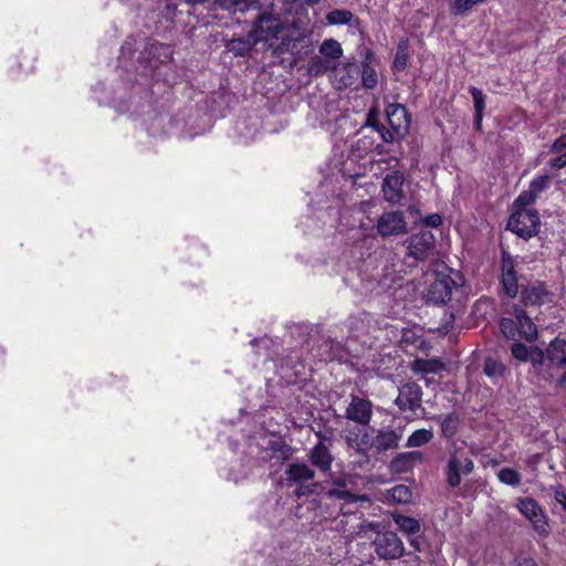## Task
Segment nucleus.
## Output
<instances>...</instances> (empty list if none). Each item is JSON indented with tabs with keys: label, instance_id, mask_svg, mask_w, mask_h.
Masks as SVG:
<instances>
[{
	"label": "nucleus",
	"instance_id": "f257e3e1",
	"mask_svg": "<svg viewBox=\"0 0 566 566\" xmlns=\"http://www.w3.org/2000/svg\"><path fill=\"white\" fill-rule=\"evenodd\" d=\"M447 270L449 273L437 272L434 280L429 283L424 293L426 303L444 305L451 300L452 291L460 286L461 273L451 269Z\"/></svg>",
	"mask_w": 566,
	"mask_h": 566
},
{
	"label": "nucleus",
	"instance_id": "f03ea898",
	"mask_svg": "<svg viewBox=\"0 0 566 566\" xmlns=\"http://www.w3.org/2000/svg\"><path fill=\"white\" fill-rule=\"evenodd\" d=\"M541 220L536 209H516L509 218L507 230L528 240L539 231Z\"/></svg>",
	"mask_w": 566,
	"mask_h": 566
},
{
	"label": "nucleus",
	"instance_id": "7ed1b4c3",
	"mask_svg": "<svg viewBox=\"0 0 566 566\" xmlns=\"http://www.w3.org/2000/svg\"><path fill=\"white\" fill-rule=\"evenodd\" d=\"M282 32L283 21L280 14L265 11L254 20L250 36L254 39V43L268 42L277 39Z\"/></svg>",
	"mask_w": 566,
	"mask_h": 566
},
{
	"label": "nucleus",
	"instance_id": "20e7f679",
	"mask_svg": "<svg viewBox=\"0 0 566 566\" xmlns=\"http://www.w3.org/2000/svg\"><path fill=\"white\" fill-rule=\"evenodd\" d=\"M474 470V462L469 457H462L459 449L450 452L447 464L443 470L446 483L450 489H455L461 484V474H471Z\"/></svg>",
	"mask_w": 566,
	"mask_h": 566
},
{
	"label": "nucleus",
	"instance_id": "39448f33",
	"mask_svg": "<svg viewBox=\"0 0 566 566\" xmlns=\"http://www.w3.org/2000/svg\"><path fill=\"white\" fill-rule=\"evenodd\" d=\"M407 248V258H412L415 261H426L434 252L436 237L430 230H420L413 233L405 241Z\"/></svg>",
	"mask_w": 566,
	"mask_h": 566
},
{
	"label": "nucleus",
	"instance_id": "423d86ee",
	"mask_svg": "<svg viewBox=\"0 0 566 566\" xmlns=\"http://www.w3.org/2000/svg\"><path fill=\"white\" fill-rule=\"evenodd\" d=\"M517 509L533 525V528L541 537L549 535L548 518L544 510L533 497L520 499Z\"/></svg>",
	"mask_w": 566,
	"mask_h": 566
},
{
	"label": "nucleus",
	"instance_id": "0eeeda50",
	"mask_svg": "<svg viewBox=\"0 0 566 566\" xmlns=\"http://www.w3.org/2000/svg\"><path fill=\"white\" fill-rule=\"evenodd\" d=\"M517 263L511 253L506 250L501 251V275L500 283L503 293L510 297H516L518 293Z\"/></svg>",
	"mask_w": 566,
	"mask_h": 566
},
{
	"label": "nucleus",
	"instance_id": "6e6552de",
	"mask_svg": "<svg viewBox=\"0 0 566 566\" xmlns=\"http://www.w3.org/2000/svg\"><path fill=\"white\" fill-rule=\"evenodd\" d=\"M375 228L382 238L398 237L406 233L407 221L400 210L386 211L378 218Z\"/></svg>",
	"mask_w": 566,
	"mask_h": 566
},
{
	"label": "nucleus",
	"instance_id": "1a4fd4ad",
	"mask_svg": "<svg viewBox=\"0 0 566 566\" xmlns=\"http://www.w3.org/2000/svg\"><path fill=\"white\" fill-rule=\"evenodd\" d=\"M375 552L382 559H397L403 555L402 541L394 532L377 534L374 541Z\"/></svg>",
	"mask_w": 566,
	"mask_h": 566
},
{
	"label": "nucleus",
	"instance_id": "9d476101",
	"mask_svg": "<svg viewBox=\"0 0 566 566\" xmlns=\"http://www.w3.org/2000/svg\"><path fill=\"white\" fill-rule=\"evenodd\" d=\"M373 402L356 395H352L346 408V418L360 426H368L373 418Z\"/></svg>",
	"mask_w": 566,
	"mask_h": 566
},
{
	"label": "nucleus",
	"instance_id": "9b49d317",
	"mask_svg": "<svg viewBox=\"0 0 566 566\" xmlns=\"http://www.w3.org/2000/svg\"><path fill=\"white\" fill-rule=\"evenodd\" d=\"M387 120L392 130L398 134L399 138H403L410 127V115L406 106L399 103L389 104L386 107Z\"/></svg>",
	"mask_w": 566,
	"mask_h": 566
},
{
	"label": "nucleus",
	"instance_id": "f8f14e48",
	"mask_svg": "<svg viewBox=\"0 0 566 566\" xmlns=\"http://www.w3.org/2000/svg\"><path fill=\"white\" fill-rule=\"evenodd\" d=\"M553 293L548 290L545 282L536 281L524 286L521 291V301L525 306L537 305L541 306L545 303L553 301Z\"/></svg>",
	"mask_w": 566,
	"mask_h": 566
},
{
	"label": "nucleus",
	"instance_id": "ddd939ff",
	"mask_svg": "<svg viewBox=\"0 0 566 566\" xmlns=\"http://www.w3.org/2000/svg\"><path fill=\"white\" fill-rule=\"evenodd\" d=\"M541 360H546L554 368H566V338L556 336L544 350H538Z\"/></svg>",
	"mask_w": 566,
	"mask_h": 566
},
{
	"label": "nucleus",
	"instance_id": "4468645a",
	"mask_svg": "<svg viewBox=\"0 0 566 566\" xmlns=\"http://www.w3.org/2000/svg\"><path fill=\"white\" fill-rule=\"evenodd\" d=\"M422 401V388L413 381L405 384L400 389L395 403L400 411H416Z\"/></svg>",
	"mask_w": 566,
	"mask_h": 566
},
{
	"label": "nucleus",
	"instance_id": "2eb2a0df",
	"mask_svg": "<svg viewBox=\"0 0 566 566\" xmlns=\"http://www.w3.org/2000/svg\"><path fill=\"white\" fill-rule=\"evenodd\" d=\"M405 180L403 174L399 170L387 174L381 187L384 199L392 205L399 203L405 197Z\"/></svg>",
	"mask_w": 566,
	"mask_h": 566
},
{
	"label": "nucleus",
	"instance_id": "dca6fc26",
	"mask_svg": "<svg viewBox=\"0 0 566 566\" xmlns=\"http://www.w3.org/2000/svg\"><path fill=\"white\" fill-rule=\"evenodd\" d=\"M311 46L307 36L298 30H294L291 34H284L282 36V51L291 53L296 59H302L304 55H307L311 52Z\"/></svg>",
	"mask_w": 566,
	"mask_h": 566
},
{
	"label": "nucleus",
	"instance_id": "f3484780",
	"mask_svg": "<svg viewBox=\"0 0 566 566\" xmlns=\"http://www.w3.org/2000/svg\"><path fill=\"white\" fill-rule=\"evenodd\" d=\"M316 436L319 438V441L310 450L308 460L311 464L317 468L322 472H329L332 470V464L334 461V455L332 454L329 448L324 443L325 437L322 432H317Z\"/></svg>",
	"mask_w": 566,
	"mask_h": 566
},
{
	"label": "nucleus",
	"instance_id": "a211bd4d",
	"mask_svg": "<svg viewBox=\"0 0 566 566\" xmlns=\"http://www.w3.org/2000/svg\"><path fill=\"white\" fill-rule=\"evenodd\" d=\"M424 461V455L421 451H407L395 455L389 462V470L396 474L408 473L413 468Z\"/></svg>",
	"mask_w": 566,
	"mask_h": 566
},
{
	"label": "nucleus",
	"instance_id": "6ab92c4d",
	"mask_svg": "<svg viewBox=\"0 0 566 566\" xmlns=\"http://www.w3.org/2000/svg\"><path fill=\"white\" fill-rule=\"evenodd\" d=\"M400 440L401 433L397 432L395 429H379L373 438L370 447L374 448L377 453H384L398 449Z\"/></svg>",
	"mask_w": 566,
	"mask_h": 566
},
{
	"label": "nucleus",
	"instance_id": "aec40b11",
	"mask_svg": "<svg viewBox=\"0 0 566 566\" xmlns=\"http://www.w3.org/2000/svg\"><path fill=\"white\" fill-rule=\"evenodd\" d=\"M374 60V53L371 50L366 49L364 53L363 61L360 63V73L359 76L361 78V85L367 90H373L378 84V75L375 67L371 65Z\"/></svg>",
	"mask_w": 566,
	"mask_h": 566
},
{
	"label": "nucleus",
	"instance_id": "412c9836",
	"mask_svg": "<svg viewBox=\"0 0 566 566\" xmlns=\"http://www.w3.org/2000/svg\"><path fill=\"white\" fill-rule=\"evenodd\" d=\"M286 480L291 483L303 484L315 478V471L304 462L291 463L285 470Z\"/></svg>",
	"mask_w": 566,
	"mask_h": 566
},
{
	"label": "nucleus",
	"instance_id": "4be33fe9",
	"mask_svg": "<svg viewBox=\"0 0 566 566\" xmlns=\"http://www.w3.org/2000/svg\"><path fill=\"white\" fill-rule=\"evenodd\" d=\"M440 423L441 436L447 440H452L458 434L460 429V416L453 411L446 416L434 418Z\"/></svg>",
	"mask_w": 566,
	"mask_h": 566
},
{
	"label": "nucleus",
	"instance_id": "5701e85b",
	"mask_svg": "<svg viewBox=\"0 0 566 566\" xmlns=\"http://www.w3.org/2000/svg\"><path fill=\"white\" fill-rule=\"evenodd\" d=\"M509 371L506 365L493 357H485L483 363V373L494 385H499Z\"/></svg>",
	"mask_w": 566,
	"mask_h": 566
},
{
	"label": "nucleus",
	"instance_id": "b1692460",
	"mask_svg": "<svg viewBox=\"0 0 566 566\" xmlns=\"http://www.w3.org/2000/svg\"><path fill=\"white\" fill-rule=\"evenodd\" d=\"M515 319L520 337H524L528 342H532L537 337V326L524 310H515Z\"/></svg>",
	"mask_w": 566,
	"mask_h": 566
},
{
	"label": "nucleus",
	"instance_id": "393cba45",
	"mask_svg": "<svg viewBox=\"0 0 566 566\" xmlns=\"http://www.w3.org/2000/svg\"><path fill=\"white\" fill-rule=\"evenodd\" d=\"M254 44V39H252V36L249 34L245 38H233L229 40L226 43V49L234 56L245 57L250 54Z\"/></svg>",
	"mask_w": 566,
	"mask_h": 566
},
{
	"label": "nucleus",
	"instance_id": "a878e982",
	"mask_svg": "<svg viewBox=\"0 0 566 566\" xmlns=\"http://www.w3.org/2000/svg\"><path fill=\"white\" fill-rule=\"evenodd\" d=\"M444 369V364L439 358H416L412 361L411 370L415 374L428 375V374H437L440 370Z\"/></svg>",
	"mask_w": 566,
	"mask_h": 566
},
{
	"label": "nucleus",
	"instance_id": "bb28decb",
	"mask_svg": "<svg viewBox=\"0 0 566 566\" xmlns=\"http://www.w3.org/2000/svg\"><path fill=\"white\" fill-rule=\"evenodd\" d=\"M392 520L395 524L398 526L399 531L406 534L407 536L417 535L418 533L421 532V524L419 520L415 517L407 516L403 514H395L392 516Z\"/></svg>",
	"mask_w": 566,
	"mask_h": 566
},
{
	"label": "nucleus",
	"instance_id": "cd10ccee",
	"mask_svg": "<svg viewBox=\"0 0 566 566\" xmlns=\"http://www.w3.org/2000/svg\"><path fill=\"white\" fill-rule=\"evenodd\" d=\"M318 53L334 64L343 55V49L337 40L331 38L322 42Z\"/></svg>",
	"mask_w": 566,
	"mask_h": 566
},
{
	"label": "nucleus",
	"instance_id": "c85d7f7f",
	"mask_svg": "<svg viewBox=\"0 0 566 566\" xmlns=\"http://www.w3.org/2000/svg\"><path fill=\"white\" fill-rule=\"evenodd\" d=\"M335 65L321 54L312 56L307 63V73L311 76L317 77L334 69Z\"/></svg>",
	"mask_w": 566,
	"mask_h": 566
},
{
	"label": "nucleus",
	"instance_id": "c756f323",
	"mask_svg": "<svg viewBox=\"0 0 566 566\" xmlns=\"http://www.w3.org/2000/svg\"><path fill=\"white\" fill-rule=\"evenodd\" d=\"M409 62V52L407 41H400L397 45L395 59L392 62L391 70L394 73L403 72Z\"/></svg>",
	"mask_w": 566,
	"mask_h": 566
},
{
	"label": "nucleus",
	"instance_id": "7c9ffc66",
	"mask_svg": "<svg viewBox=\"0 0 566 566\" xmlns=\"http://www.w3.org/2000/svg\"><path fill=\"white\" fill-rule=\"evenodd\" d=\"M433 439L431 429H417L407 439L406 448H419L426 446Z\"/></svg>",
	"mask_w": 566,
	"mask_h": 566
},
{
	"label": "nucleus",
	"instance_id": "2f4dec72",
	"mask_svg": "<svg viewBox=\"0 0 566 566\" xmlns=\"http://www.w3.org/2000/svg\"><path fill=\"white\" fill-rule=\"evenodd\" d=\"M269 449L274 458L281 461H289L293 457V448L284 440H273L269 442Z\"/></svg>",
	"mask_w": 566,
	"mask_h": 566
},
{
	"label": "nucleus",
	"instance_id": "473e14b6",
	"mask_svg": "<svg viewBox=\"0 0 566 566\" xmlns=\"http://www.w3.org/2000/svg\"><path fill=\"white\" fill-rule=\"evenodd\" d=\"M353 13L349 10L346 9H334L329 11L325 19L328 24L332 25H344L348 24L353 19Z\"/></svg>",
	"mask_w": 566,
	"mask_h": 566
},
{
	"label": "nucleus",
	"instance_id": "72a5a7b5",
	"mask_svg": "<svg viewBox=\"0 0 566 566\" xmlns=\"http://www.w3.org/2000/svg\"><path fill=\"white\" fill-rule=\"evenodd\" d=\"M254 0H216V4L223 10L244 12L249 10Z\"/></svg>",
	"mask_w": 566,
	"mask_h": 566
},
{
	"label": "nucleus",
	"instance_id": "f704fd0d",
	"mask_svg": "<svg viewBox=\"0 0 566 566\" xmlns=\"http://www.w3.org/2000/svg\"><path fill=\"white\" fill-rule=\"evenodd\" d=\"M497 479L501 483L517 486L521 484V474L518 471L512 468H503L497 472Z\"/></svg>",
	"mask_w": 566,
	"mask_h": 566
},
{
	"label": "nucleus",
	"instance_id": "c9c22d12",
	"mask_svg": "<svg viewBox=\"0 0 566 566\" xmlns=\"http://www.w3.org/2000/svg\"><path fill=\"white\" fill-rule=\"evenodd\" d=\"M324 495L326 499H329V500L337 499V500L344 501L345 503H355L358 500V496L356 494H354L353 492H350L348 490H344V489H336V488L327 489L325 491Z\"/></svg>",
	"mask_w": 566,
	"mask_h": 566
},
{
	"label": "nucleus",
	"instance_id": "e433bc0d",
	"mask_svg": "<svg viewBox=\"0 0 566 566\" xmlns=\"http://www.w3.org/2000/svg\"><path fill=\"white\" fill-rule=\"evenodd\" d=\"M344 71L346 72V75H343L340 77V82L345 87L352 86L356 80L359 77L360 73V64H357L355 62L346 63L344 65Z\"/></svg>",
	"mask_w": 566,
	"mask_h": 566
},
{
	"label": "nucleus",
	"instance_id": "4c0bfd02",
	"mask_svg": "<svg viewBox=\"0 0 566 566\" xmlns=\"http://www.w3.org/2000/svg\"><path fill=\"white\" fill-rule=\"evenodd\" d=\"M500 329L509 339H516L520 336L516 319L503 317L500 321Z\"/></svg>",
	"mask_w": 566,
	"mask_h": 566
},
{
	"label": "nucleus",
	"instance_id": "58836bf2",
	"mask_svg": "<svg viewBox=\"0 0 566 566\" xmlns=\"http://www.w3.org/2000/svg\"><path fill=\"white\" fill-rule=\"evenodd\" d=\"M389 493L391 499L398 503H409L412 497V492L407 485L403 484L394 486Z\"/></svg>",
	"mask_w": 566,
	"mask_h": 566
},
{
	"label": "nucleus",
	"instance_id": "ea45409f",
	"mask_svg": "<svg viewBox=\"0 0 566 566\" xmlns=\"http://www.w3.org/2000/svg\"><path fill=\"white\" fill-rule=\"evenodd\" d=\"M551 186V176L548 175H541L534 178L530 185L528 189L536 196L545 190H547Z\"/></svg>",
	"mask_w": 566,
	"mask_h": 566
},
{
	"label": "nucleus",
	"instance_id": "a19ab883",
	"mask_svg": "<svg viewBox=\"0 0 566 566\" xmlns=\"http://www.w3.org/2000/svg\"><path fill=\"white\" fill-rule=\"evenodd\" d=\"M537 197L530 189H526L515 199L514 206L516 209H528L527 207L534 203Z\"/></svg>",
	"mask_w": 566,
	"mask_h": 566
},
{
	"label": "nucleus",
	"instance_id": "79ce46f5",
	"mask_svg": "<svg viewBox=\"0 0 566 566\" xmlns=\"http://www.w3.org/2000/svg\"><path fill=\"white\" fill-rule=\"evenodd\" d=\"M474 104V113H483L485 108V96L483 92L474 86L469 88Z\"/></svg>",
	"mask_w": 566,
	"mask_h": 566
},
{
	"label": "nucleus",
	"instance_id": "37998d69",
	"mask_svg": "<svg viewBox=\"0 0 566 566\" xmlns=\"http://www.w3.org/2000/svg\"><path fill=\"white\" fill-rule=\"evenodd\" d=\"M381 125L379 119V112L376 107H373L368 111L366 116L365 125L363 126L364 129H371V132L376 130Z\"/></svg>",
	"mask_w": 566,
	"mask_h": 566
},
{
	"label": "nucleus",
	"instance_id": "c03bdc74",
	"mask_svg": "<svg viewBox=\"0 0 566 566\" xmlns=\"http://www.w3.org/2000/svg\"><path fill=\"white\" fill-rule=\"evenodd\" d=\"M511 353L520 361H527L530 359V350L523 343H514L511 346Z\"/></svg>",
	"mask_w": 566,
	"mask_h": 566
},
{
	"label": "nucleus",
	"instance_id": "a18cd8bd",
	"mask_svg": "<svg viewBox=\"0 0 566 566\" xmlns=\"http://www.w3.org/2000/svg\"><path fill=\"white\" fill-rule=\"evenodd\" d=\"M158 52L159 55H163L164 59H160V62H166L171 59L172 51L169 45L163 43H154L150 45L149 54L154 56Z\"/></svg>",
	"mask_w": 566,
	"mask_h": 566
},
{
	"label": "nucleus",
	"instance_id": "49530a36",
	"mask_svg": "<svg viewBox=\"0 0 566 566\" xmlns=\"http://www.w3.org/2000/svg\"><path fill=\"white\" fill-rule=\"evenodd\" d=\"M375 132L378 133L379 138L382 143L391 144L396 139H400L395 130H392L391 128L388 129L384 124H381Z\"/></svg>",
	"mask_w": 566,
	"mask_h": 566
},
{
	"label": "nucleus",
	"instance_id": "de8ad7c7",
	"mask_svg": "<svg viewBox=\"0 0 566 566\" xmlns=\"http://www.w3.org/2000/svg\"><path fill=\"white\" fill-rule=\"evenodd\" d=\"M358 145L366 151L379 150L381 143H375L369 136L365 135L358 140Z\"/></svg>",
	"mask_w": 566,
	"mask_h": 566
},
{
	"label": "nucleus",
	"instance_id": "09e8293b",
	"mask_svg": "<svg viewBox=\"0 0 566 566\" xmlns=\"http://www.w3.org/2000/svg\"><path fill=\"white\" fill-rule=\"evenodd\" d=\"M408 542L409 545L417 552H422L427 544L424 537L420 533H418L417 535H409Z\"/></svg>",
	"mask_w": 566,
	"mask_h": 566
},
{
	"label": "nucleus",
	"instance_id": "8fccbe9b",
	"mask_svg": "<svg viewBox=\"0 0 566 566\" xmlns=\"http://www.w3.org/2000/svg\"><path fill=\"white\" fill-rule=\"evenodd\" d=\"M548 166L554 170H559L566 167V151L556 154L555 157L551 158Z\"/></svg>",
	"mask_w": 566,
	"mask_h": 566
},
{
	"label": "nucleus",
	"instance_id": "3c124183",
	"mask_svg": "<svg viewBox=\"0 0 566 566\" xmlns=\"http://www.w3.org/2000/svg\"><path fill=\"white\" fill-rule=\"evenodd\" d=\"M442 222V217L439 213H429L422 219V224L431 228H438Z\"/></svg>",
	"mask_w": 566,
	"mask_h": 566
},
{
	"label": "nucleus",
	"instance_id": "603ef678",
	"mask_svg": "<svg viewBox=\"0 0 566 566\" xmlns=\"http://www.w3.org/2000/svg\"><path fill=\"white\" fill-rule=\"evenodd\" d=\"M566 151V134L560 135L551 146V153L559 154Z\"/></svg>",
	"mask_w": 566,
	"mask_h": 566
},
{
	"label": "nucleus",
	"instance_id": "864d4df0",
	"mask_svg": "<svg viewBox=\"0 0 566 566\" xmlns=\"http://www.w3.org/2000/svg\"><path fill=\"white\" fill-rule=\"evenodd\" d=\"M555 501L562 505L564 512L566 513V492L563 486H558L554 491Z\"/></svg>",
	"mask_w": 566,
	"mask_h": 566
},
{
	"label": "nucleus",
	"instance_id": "5fc2aeb1",
	"mask_svg": "<svg viewBox=\"0 0 566 566\" xmlns=\"http://www.w3.org/2000/svg\"><path fill=\"white\" fill-rule=\"evenodd\" d=\"M514 566H538V564L532 557H523L517 559Z\"/></svg>",
	"mask_w": 566,
	"mask_h": 566
},
{
	"label": "nucleus",
	"instance_id": "6e6d98bb",
	"mask_svg": "<svg viewBox=\"0 0 566 566\" xmlns=\"http://www.w3.org/2000/svg\"><path fill=\"white\" fill-rule=\"evenodd\" d=\"M333 488L347 490V480L345 478H336L332 482Z\"/></svg>",
	"mask_w": 566,
	"mask_h": 566
},
{
	"label": "nucleus",
	"instance_id": "4d7b16f0",
	"mask_svg": "<svg viewBox=\"0 0 566 566\" xmlns=\"http://www.w3.org/2000/svg\"><path fill=\"white\" fill-rule=\"evenodd\" d=\"M297 489L295 490V494L296 496L301 497L303 495H306L308 493H311L312 491L310 490V486H305L303 484H297Z\"/></svg>",
	"mask_w": 566,
	"mask_h": 566
},
{
	"label": "nucleus",
	"instance_id": "13d9d810",
	"mask_svg": "<svg viewBox=\"0 0 566 566\" xmlns=\"http://www.w3.org/2000/svg\"><path fill=\"white\" fill-rule=\"evenodd\" d=\"M538 350H541V349H539V348H536L535 350H533V354H532V356L530 357V358L532 359L533 365H542V364H544V361H545V360H541V361H539L541 357H539V355H538Z\"/></svg>",
	"mask_w": 566,
	"mask_h": 566
},
{
	"label": "nucleus",
	"instance_id": "bf43d9fd",
	"mask_svg": "<svg viewBox=\"0 0 566 566\" xmlns=\"http://www.w3.org/2000/svg\"><path fill=\"white\" fill-rule=\"evenodd\" d=\"M483 113H474V126L478 130L482 127Z\"/></svg>",
	"mask_w": 566,
	"mask_h": 566
},
{
	"label": "nucleus",
	"instance_id": "052dcab7",
	"mask_svg": "<svg viewBox=\"0 0 566 566\" xmlns=\"http://www.w3.org/2000/svg\"><path fill=\"white\" fill-rule=\"evenodd\" d=\"M556 386L558 388L566 389V370L560 375V377L556 381Z\"/></svg>",
	"mask_w": 566,
	"mask_h": 566
},
{
	"label": "nucleus",
	"instance_id": "680f3d73",
	"mask_svg": "<svg viewBox=\"0 0 566 566\" xmlns=\"http://www.w3.org/2000/svg\"><path fill=\"white\" fill-rule=\"evenodd\" d=\"M192 248H193L195 250L201 251L202 253H205V252H206V248H205V247H202V245H200V244H199V243H197V242H192Z\"/></svg>",
	"mask_w": 566,
	"mask_h": 566
},
{
	"label": "nucleus",
	"instance_id": "e2e57ef3",
	"mask_svg": "<svg viewBox=\"0 0 566 566\" xmlns=\"http://www.w3.org/2000/svg\"><path fill=\"white\" fill-rule=\"evenodd\" d=\"M307 4L314 6L317 4L321 0H305Z\"/></svg>",
	"mask_w": 566,
	"mask_h": 566
},
{
	"label": "nucleus",
	"instance_id": "0e129e2a",
	"mask_svg": "<svg viewBox=\"0 0 566 566\" xmlns=\"http://www.w3.org/2000/svg\"><path fill=\"white\" fill-rule=\"evenodd\" d=\"M328 359H332V356H331V355H327L326 357H322V358H319V360H324V361H327Z\"/></svg>",
	"mask_w": 566,
	"mask_h": 566
},
{
	"label": "nucleus",
	"instance_id": "69168bd1",
	"mask_svg": "<svg viewBox=\"0 0 566 566\" xmlns=\"http://www.w3.org/2000/svg\"><path fill=\"white\" fill-rule=\"evenodd\" d=\"M564 2H566V0H563Z\"/></svg>",
	"mask_w": 566,
	"mask_h": 566
}]
</instances>
